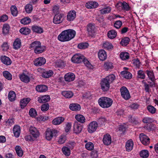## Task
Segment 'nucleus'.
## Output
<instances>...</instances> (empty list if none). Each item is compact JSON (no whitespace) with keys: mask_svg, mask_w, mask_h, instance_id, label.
I'll return each mask as SVG.
<instances>
[{"mask_svg":"<svg viewBox=\"0 0 158 158\" xmlns=\"http://www.w3.org/2000/svg\"><path fill=\"white\" fill-rule=\"evenodd\" d=\"M3 76L7 79L9 80H10L12 79L11 74L7 71H4L3 72Z\"/></svg>","mask_w":158,"mask_h":158,"instance_id":"ea45409f","label":"nucleus"},{"mask_svg":"<svg viewBox=\"0 0 158 158\" xmlns=\"http://www.w3.org/2000/svg\"><path fill=\"white\" fill-rule=\"evenodd\" d=\"M121 74L123 75L124 77L127 79L131 78V74L128 72L123 71L121 72Z\"/></svg>","mask_w":158,"mask_h":158,"instance_id":"3c124183","label":"nucleus"},{"mask_svg":"<svg viewBox=\"0 0 158 158\" xmlns=\"http://www.w3.org/2000/svg\"><path fill=\"white\" fill-rule=\"evenodd\" d=\"M25 9L26 12L28 13H30L33 9L32 6L31 5L28 4L25 6Z\"/></svg>","mask_w":158,"mask_h":158,"instance_id":"13d9d810","label":"nucleus"},{"mask_svg":"<svg viewBox=\"0 0 158 158\" xmlns=\"http://www.w3.org/2000/svg\"><path fill=\"white\" fill-rule=\"evenodd\" d=\"M66 140V136L64 135H61L59 137L58 142L59 144H62L65 142Z\"/></svg>","mask_w":158,"mask_h":158,"instance_id":"052dcab7","label":"nucleus"},{"mask_svg":"<svg viewBox=\"0 0 158 158\" xmlns=\"http://www.w3.org/2000/svg\"><path fill=\"white\" fill-rule=\"evenodd\" d=\"M121 4L123 10L127 11L129 10V6L126 2H123L121 3Z\"/></svg>","mask_w":158,"mask_h":158,"instance_id":"864d4df0","label":"nucleus"},{"mask_svg":"<svg viewBox=\"0 0 158 158\" xmlns=\"http://www.w3.org/2000/svg\"><path fill=\"white\" fill-rule=\"evenodd\" d=\"M64 117H61L55 118L52 121V123L55 125L59 124L62 123L64 120Z\"/></svg>","mask_w":158,"mask_h":158,"instance_id":"bb28decb","label":"nucleus"},{"mask_svg":"<svg viewBox=\"0 0 158 158\" xmlns=\"http://www.w3.org/2000/svg\"><path fill=\"white\" fill-rule=\"evenodd\" d=\"M67 20H74L76 17V12L74 10L70 11L68 13L67 16Z\"/></svg>","mask_w":158,"mask_h":158,"instance_id":"4be33fe9","label":"nucleus"},{"mask_svg":"<svg viewBox=\"0 0 158 158\" xmlns=\"http://www.w3.org/2000/svg\"><path fill=\"white\" fill-rule=\"evenodd\" d=\"M30 98H23L20 101V106L22 108H24L30 101Z\"/></svg>","mask_w":158,"mask_h":158,"instance_id":"aec40b11","label":"nucleus"},{"mask_svg":"<svg viewBox=\"0 0 158 158\" xmlns=\"http://www.w3.org/2000/svg\"><path fill=\"white\" fill-rule=\"evenodd\" d=\"M57 131L55 130L48 129L46 131V138L48 140H50L53 136L56 135Z\"/></svg>","mask_w":158,"mask_h":158,"instance_id":"423d86ee","label":"nucleus"},{"mask_svg":"<svg viewBox=\"0 0 158 158\" xmlns=\"http://www.w3.org/2000/svg\"><path fill=\"white\" fill-rule=\"evenodd\" d=\"M98 127L97 123L96 121H93L91 122L88 126V131L89 133H92L96 130Z\"/></svg>","mask_w":158,"mask_h":158,"instance_id":"1a4fd4ad","label":"nucleus"},{"mask_svg":"<svg viewBox=\"0 0 158 158\" xmlns=\"http://www.w3.org/2000/svg\"><path fill=\"white\" fill-rule=\"evenodd\" d=\"M103 143L106 145L110 144L111 142V137L110 135L108 134H106L104 135L103 140Z\"/></svg>","mask_w":158,"mask_h":158,"instance_id":"2eb2a0df","label":"nucleus"},{"mask_svg":"<svg viewBox=\"0 0 158 158\" xmlns=\"http://www.w3.org/2000/svg\"><path fill=\"white\" fill-rule=\"evenodd\" d=\"M139 138L141 143L143 145H147L149 144L150 142V139L143 133L140 134L139 135Z\"/></svg>","mask_w":158,"mask_h":158,"instance_id":"6e6552de","label":"nucleus"},{"mask_svg":"<svg viewBox=\"0 0 158 158\" xmlns=\"http://www.w3.org/2000/svg\"><path fill=\"white\" fill-rule=\"evenodd\" d=\"M153 120L152 118L148 117H145L142 120V121L144 123L148 124V125L151 123L153 122Z\"/></svg>","mask_w":158,"mask_h":158,"instance_id":"a19ab883","label":"nucleus"},{"mask_svg":"<svg viewBox=\"0 0 158 158\" xmlns=\"http://www.w3.org/2000/svg\"><path fill=\"white\" fill-rule=\"evenodd\" d=\"M75 118L78 122L81 123H84L85 121V117L83 115L80 114L76 115Z\"/></svg>","mask_w":158,"mask_h":158,"instance_id":"c756f323","label":"nucleus"},{"mask_svg":"<svg viewBox=\"0 0 158 158\" xmlns=\"http://www.w3.org/2000/svg\"><path fill=\"white\" fill-rule=\"evenodd\" d=\"M62 94L66 98H70L73 95V93L71 91H64L62 92Z\"/></svg>","mask_w":158,"mask_h":158,"instance_id":"cd10ccee","label":"nucleus"},{"mask_svg":"<svg viewBox=\"0 0 158 158\" xmlns=\"http://www.w3.org/2000/svg\"><path fill=\"white\" fill-rule=\"evenodd\" d=\"M138 77L141 79H144L145 77V73L142 70H139L138 72Z\"/></svg>","mask_w":158,"mask_h":158,"instance_id":"603ef678","label":"nucleus"},{"mask_svg":"<svg viewBox=\"0 0 158 158\" xmlns=\"http://www.w3.org/2000/svg\"><path fill=\"white\" fill-rule=\"evenodd\" d=\"M99 105L102 107L104 108H107L111 106L113 101L111 98L105 97L99 98L98 100Z\"/></svg>","mask_w":158,"mask_h":158,"instance_id":"20e7f679","label":"nucleus"},{"mask_svg":"<svg viewBox=\"0 0 158 158\" xmlns=\"http://www.w3.org/2000/svg\"><path fill=\"white\" fill-rule=\"evenodd\" d=\"M76 32L74 30L69 29L62 31L58 36V39L61 42L69 41L75 36Z\"/></svg>","mask_w":158,"mask_h":158,"instance_id":"f257e3e1","label":"nucleus"},{"mask_svg":"<svg viewBox=\"0 0 158 158\" xmlns=\"http://www.w3.org/2000/svg\"><path fill=\"white\" fill-rule=\"evenodd\" d=\"M32 30L34 32L38 34H41L44 32V30L42 28L36 25L32 26Z\"/></svg>","mask_w":158,"mask_h":158,"instance_id":"6ab92c4d","label":"nucleus"},{"mask_svg":"<svg viewBox=\"0 0 158 158\" xmlns=\"http://www.w3.org/2000/svg\"><path fill=\"white\" fill-rule=\"evenodd\" d=\"M104 66L105 69L106 70L111 69L113 67L112 63L109 61H107L105 62Z\"/></svg>","mask_w":158,"mask_h":158,"instance_id":"79ce46f5","label":"nucleus"},{"mask_svg":"<svg viewBox=\"0 0 158 158\" xmlns=\"http://www.w3.org/2000/svg\"><path fill=\"white\" fill-rule=\"evenodd\" d=\"M121 96L125 100H128L130 97L129 92L127 88L125 86H123L120 89Z\"/></svg>","mask_w":158,"mask_h":158,"instance_id":"39448f33","label":"nucleus"},{"mask_svg":"<svg viewBox=\"0 0 158 158\" xmlns=\"http://www.w3.org/2000/svg\"><path fill=\"white\" fill-rule=\"evenodd\" d=\"M133 63L136 67L139 68L140 65V62L138 59H135L133 60Z\"/></svg>","mask_w":158,"mask_h":158,"instance_id":"338daca9","label":"nucleus"},{"mask_svg":"<svg viewBox=\"0 0 158 158\" xmlns=\"http://www.w3.org/2000/svg\"><path fill=\"white\" fill-rule=\"evenodd\" d=\"M19 78L22 81L28 83L30 81V77L27 75L23 73L19 76Z\"/></svg>","mask_w":158,"mask_h":158,"instance_id":"a878e982","label":"nucleus"},{"mask_svg":"<svg viewBox=\"0 0 158 158\" xmlns=\"http://www.w3.org/2000/svg\"><path fill=\"white\" fill-rule=\"evenodd\" d=\"M103 47L104 48L108 50L112 49L113 48V46L112 44L108 42H106L103 43Z\"/></svg>","mask_w":158,"mask_h":158,"instance_id":"a18cd8bd","label":"nucleus"},{"mask_svg":"<svg viewBox=\"0 0 158 158\" xmlns=\"http://www.w3.org/2000/svg\"><path fill=\"white\" fill-rule=\"evenodd\" d=\"M19 31L22 34L27 35L30 33L31 30L29 28L23 27Z\"/></svg>","mask_w":158,"mask_h":158,"instance_id":"c9c22d12","label":"nucleus"},{"mask_svg":"<svg viewBox=\"0 0 158 158\" xmlns=\"http://www.w3.org/2000/svg\"><path fill=\"white\" fill-rule=\"evenodd\" d=\"M10 10L11 14L13 16H16L18 12L17 8L16 6H12L10 8Z\"/></svg>","mask_w":158,"mask_h":158,"instance_id":"de8ad7c7","label":"nucleus"},{"mask_svg":"<svg viewBox=\"0 0 158 158\" xmlns=\"http://www.w3.org/2000/svg\"><path fill=\"white\" fill-rule=\"evenodd\" d=\"M30 115L32 117H36L37 115V112L36 110L34 108H31L29 111Z\"/></svg>","mask_w":158,"mask_h":158,"instance_id":"4d7b16f0","label":"nucleus"},{"mask_svg":"<svg viewBox=\"0 0 158 158\" xmlns=\"http://www.w3.org/2000/svg\"><path fill=\"white\" fill-rule=\"evenodd\" d=\"M83 126L77 122H75L73 125L74 132L76 134H78L81 132Z\"/></svg>","mask_w":158,"mask_h":158,"instance_id":"9d476101","label":"nucleus"},{"mask_svg":"<svg viewBox=\"0 0 158 158\" xmlns=\"http://www.w3.org/2000/svg\"><path fill=\"white\" fill-rule=\"evenodd\" d=\"M87 31L88 34L90 36L94 35L96 32V28L95 25L94 23H88L87 26Z\"/></svg>","mask_w":158,"mask_h":158,"instance_id":"0eeeda50","label":"nucleus"},{"mask_svg":"<svg viewBox=\"0 0 158 158\" xmlns=\"http://www.w3.org/2000/svg\"><path fill=\"white\" fill-rule=\"evenodd\" d=\"M2 62L6 65H9L11 63V61L10 58L6 56H2L1 58Z\"/></svg>","mask_w":158,"mask_h":158,"instance_id":"393cba45","label":"nucleus"},{"mask_svg":"<svg viewBox=\"0 0 158 158\" xmlns=\"http://www.w3.org/2000/svg\"><path fill=\"white\" fill-rule=\"evenodd\" d=\"M88 44L86 43H81L78 45V47L79 49H85L87 48Z\"/></svg>","mask_w":158,"mask_h":158,"instance_id":"0e129e2a","label":"nucleus"},{"mask_svg":"<svg viewBox=\"0 0 158 158\" xmlns=\"http://www.w3.org/2000/svg\"><path fill=\"white\" fill-rule=\"evenodd\" d=\"M120 57L122 60H126L129 59V54L127 52H122L120 54Z\"/></svg>","mask_w":158,"mask_h":158,"instance_id":"58836bf2","label":"nucleus"},{"mask_svg":"<svg viewBox=\"0 0 158 158\" xmlns=\"http://www.w3.org/2000/svg\"><path fill=\"white\" fill-rule=\"evenodd\" d=\"M98 56L99 59L101 60H105L107 58L106 52L103 49L100 50L98 52Z\"/></svg>","mask_w":158,"mask_h":158,"instance_id":"ddd939ff","label":"nucleus"},{"mask_svg":"<svg viewBox=\"0 0 158 158\" xmlns=\"http://www.w3.org/2000/svg\"><path fill=\"white\" fill-rule=\"evenodd\" d=\"M50 99L49 96L45 95L38 97V101L39 103H44L49 101Z\"/></svg>","mask_w":158,"mask_h":158,"instance_id":"f3484780","label":"nucleus"},{"mask_svg":"<svg viewBox=\"0 0 158 158\" xmlns=\"http://www.w3.org/2000/svg\"><path fill=\"white\" fill-rule=\"evenodd\" d=\"M29 131L31 134L34 138H36L39 136V133L35 127L31 126L30 127Z\"/></svg>","mask_w":158,"mask_h":158,"instance_id":"f8f14e48","label":"nucleus"},{"mask_svg":"<svg viewBox=\"0 0 158 158\" xmlns=\"http://www.w3.org/2000/svg\"><path fill=\"white\" fill-rule=\"evenodd\" d=\"M133 147V143L131 139L128 140L126 143L125 147L127 151L129 152L131 151Z\"/></svg>","mask_w":158,"mask_h":158,"instance_id":"412c9836","label":"nucleus"},{"mask_svg":"<svg viewBox=\"0 0 158 158\" xmlns=\"http://www.w3.org/2000/svg\"><path fill=\"white\" fill-rule=\"evenodd\" d=\"M147 109L149 112L152 114L155 113L156 111V108L151 105L148 106H147Z\"/></svg>","mask_w":158,"mask_h":158,"instance_id":"6e6d98bb","label":"nucleus"},{"mask_svg":"<svg viewBox=\"0 0 158 158\" xmlns=\"http://www.w3.org/2000/svg\"><path fill=\"white\" fill-rule=\"evenodd\" d=\"M45 49V47L42 46L41 44L37 48L35 49L34 52L37 54L41 53L44 51Z\"/></svg>","mask_w":158,"mask_h":158,"instance_id":"f704fd0d","label":"nucleus"},{"mask_svg":"<svg viewBox=\"0 0 158 158\" xmlns=\"http://www.w3.org/2000/svg\"><path fill=\"white\" fill-rule=\"evenodd\" d=\"M62 151L63 154L66 156H69L70 154V148L66 147H63Z\"/></svg>","mask_w":158,"mask_h":158,"instance_id":"e433bc0d","label":"nucleus"},{"mask_svg":"<svg viewBox=\"0 0 158 158\" xmlns=\"http://www.w3.org/2000/svg\"><path fill=\"white\" fill-rule=\"evenodd\" d=\"M129 41L130 39L128 37H124L122 40L120 44L123 46H125L128 44Z\"/></svg>","mask_w":158,"mask_h":158,"instance_id":"4c0bfd02","label":"nucleus"},{"mask_svg":"<svg viewBox=\"0 0 158 158\" xmlns=\"http://www.w3.org/2000/svg\"><path fill=\"white\" fill-rule=\"evenodd\" d=\"M53 74V72L51 70H49L44 72L42 76L44 78H48L51 77Z\"/></svg>","mask_w":158,"mask_h":158,"instance_id":"473e14b6","label":"nucleus"},{"mask_svg":"<svg viewBox=\"0 0 158 158\" xmlns=\"http://www.w3.org/2000/svg\"><path fill=\"white\" fill-rule=\"evenodd\" d=\"M72 61L76 63H79L83 62L85 65L89 68H93L92 65L90 64L89 61L85 59L84 56L80 54H77L74 55L71 59Z\"/></svg>","mask_w":158,"mask_h":158,"instance_id":"7ed1b4c3","label":"nucleus"},{"mask_svg":"<svg viewBox=\"0 0 158 158\" xmlns=\"http://www.w3.org/2000/svg\"><path fill=\"white\" fill-rule=\"evenodd\" d=\"M85 148L89 150H92L94 148V144L91 142H89L85 145Z\"/></svg>","mask_w":158,"mask_h":158,"instance_id":"5fc2aeb1","label":"nucleus"},{"mask_svg":"<svg viewBox=\"0 0 158 158\" xmlns=\"http://www.w3.org/2000/svg\"><path fill=\"white\" fill-rule=\"evenodd\" d=\"M46 62V59L44 58L40 57L35 60L34 61V64L36 66H39L44 64Z\"/></svg>","mask_w":158,"mask_h":158,"instance_id":"9b49d317","label":"nucleus"},{"mask_svg":"<svg viewBox=\"0 0 158 158\" xmlns=\"http://www.w3.org/2000/svg\"><path fill=\"white\" fill-rule=\"evenodd\" d=\"M14 124V121L13 118L9 119L6 122V125L8 126H11Z\"/></svg>","mask_w":158,"mask_h":158,"instance_id":"e2e57ef3","label":"nucleus"},{"mask_svg":"<svg viewBox=\"0 0 158 158\" xmlns=\"http://www.w3.org/2000/svg\"><path fill=\"white\" fill-rule=\"evenodd\" d=\"M21 45L20 40L18 38L16 39L13 44L14 48L15 49H18L20 47Z\"/></svg>","mask_w":158,"mask_h":158,"instance_id":"7c9ffc66","label":"nucleus"},{"mask_svg":"<svg viewBox=\"0 0 158 158\" xmlns=\"http://www.w3.org/2000/svg\"><path fill=\"white\" fill-rule=\"evenodd\" d=\"M15 151L17 155L19 157L22 156L23 152L21 148L19 146H16L15 147Z\"/></svg>","mask_w":158,"mask_h":158,"instance_id":"c03bdc74","label":"nucleus"},{"mask_svg":"<svg viewBox=\"0 0 158 158\" xmlns=\"http://www.w3.org/2000/svg\"><path fill=\"white\" fill-rule=\"evenodd\" d=\"M15 98L16 94L14 91H11L9 92L8 95V98L10 101H14L15 99Z\"/></svg>","mask_w":158,"mask_h":158,"instance_id":"72a5a7b5","label":"nucleus"},{"mask_svg":"<svg viewBox=\"0 0 158 158\" xmlns=\"http://www.w3.org/2000/svg\"><path fill=\"white\" fill-rule=\"evenodd\" d=\"M41 44L40 41H35L31 44L30 48H32L34 50V51L35 49L37 48Z\"/></svg>","mask_w":158,"mask_h":158,"instance_id":"2f4dec72","label":"nucleus"},{"mask_svg":"<svg viewBox=\"0 0 158 158\" xmlns=\"http://www.w3.org/2000/svg\"><path fill=\"white\" fill-rule=\"evenodd\" d=\"M111 7L108 6L99 10V11L100 13L104 14L109 13L111 11Z\"/></svg>","mask_w":158,"mask_h":158,"instance_id":"37998d69","label":"nucleus"},{"mask_svg":"<svg viewBox=\"0 0 158 158\" xmlns=\"http://www.w3.org/2000/svg\"><path fill=\"white\" fill-rule=\"evenodd\" d=\"M122 25V23L120 20H117L114 24V27L117 29L120 27Z\"/></svg>","mask_w":158,"mask_h":158,"instance_id":"69168bd1","label":"nucleus"},{"mask_svg":"<svg viewBox=\"0 0 158 158\" xmlns=\"http://www.w3.org/2000/svg\"><path fill=\"white\" fill-rule=\"evenodd\" d=\"M107 36L110 39H113L116 37L117 32L114 30H111L108 32Z\"/></svg>","mask_w":158,"mask_h":158,"instance_id":"c85d7f7f","label":"nucleus"},{"mask_svg":"<svg viewBox=\"0 0 158 158\" xmlns=\"http://www.w3.org/2000/svg\"><path fill=\"white\" fill-rule=\"evenodd\" d=\"M146 73H147L148 77L151 81H154V76L152 72L150 71L146 70Z\"/></svg>","mask_w":158,"mask_h":158,"instance_id":"8fccbe9b","label":"nucleus"},{"mask_svg":"<svg viewBox=\"0 0 158 158\" xmlns=\"http://www.w3.org/2000/svg\"><path fill=\"white\" fill-rule=\"evenodd\" d=\"M10 27L8 24H4L3 25L2 28L3 33L4 34H8L9 31Z\"/></svg>","mask_w":158,"mask_h":158,"instance_id":"09e8293b","label":"nucleus"},{"mask_svg":"<svg viewBox=\"0 0 158 158\" xmlns=\"http://www.w3.org/2000/svg\"><path fill=\"white\" fill-rule=\"evenodd\" d=\"M13 131L14 135L16 137L19 136L20 133V128L19 126L15 125L13 129Z\"/></svg>","mask_w":158,"mask_h":158,"instance_id":"b1692460","label":"nucleus"},{"mask_svg":"<svg viewBox=\"0 0 158 158\" xmlns=\"http://www.w3.org/2000/svg\"><path fill=\"white\" fill-rule=\"evenodd\" d=\"M70 109L72 110L77 111L81 109V106L78 104L72 103L69 106Z\"/></svg>","mask_w":158,"mask_h":158,"instance_id":"5701e85b","label":"nucleus"},{"mask_svg":"<svg viewBox=\"0 0 158 158\" xmlns=\"http://www.w3.org/2000/svg\"><path fill=\"white\" fill-rule=\"evenodd\" d=\"M49 105L48 103H46L43 104L41 106V110L43 111H47L48 110Z\"/></svg>","mask_w":158,"mask_h":158,"instance_id":"680f3d73","label":"nucleus"},{"mask_svg":"<svg viewBox=\"0 0 158 158\" xmlns=\"http://www.w3.org/2000/svg\"><path fill=\"white\" fill-rule=\"evenodd\" d=\"M115 78L114 75L111 74L102 79L100 82L102 89L104 91H108L110 87V84L113 82Z\"/></svg>","mask_w":158,"mask_h":158,"instance_id":"f03ea898","label":"nucleus"},{"mask_svg":"<svg viewBox=\"0 0 158 158\" xmlns=\"http://www.w3.org/2000/svg\"><path fill=\"white\" fill-rule=\"evenodd\" d=\"M85 6L87 8L91 9L96 8L98 4L96 2L89 1L87 2Z\"/></svg>","mask_w":158,"mask_h":158,"instance_id":"4468645a","label":"nucleus"},{"mask_svg":"<svg viewBox=\"0 0 158 158\" xmlns=\"http://www.w3.org/2000/svg\"><path fill=\"white\" fill-rule=\"evenodd\" d=\"M36 90L40 92H44L46 91L48 89V87L44 85H37L36 87Z\"/></svg>","mask_w":158,"mask_h":158,"instance_id":"dca6fc26","label":"nucleus"},{"mask_svg":"<svg viewBox=\"0 0 158 158\" xmlns=\"http://www.w3.org/2000/svg\"><path fill=\"white\" fill-rule=\"evenodd\" d=\"M75 78V75L72 73H69L66 74L64 76V79L65 81H73Z\"/></svg>","mask_w":158,"mask_h":158,"instance_id":"a211bd4d","label":"nucleus"},{"mask_svg":"<svg viewBox=\"0 0 158 158\" xmlns=\"http://www.w3.org/2000/svg\"><path fill=\"white\" fill-rule=\"evenodd\" d=\"M140 156L143 158H147L149 156L148 152L147 150H143L140 152Z\"/></svg>","mask_w":158,"mask_h":158,"instance_id":"49530a36","label":"nucleus"},{"mask_svg":"<svg viewBox=\"0 0 158 158\" xmlns=\"http://www.w3.org/2000/svg\"><path fill=\"white\" fill-rule=\"evenodd\" d=\"M64 15L62 14H56L54 17L53 20H60L64 19Z\"/></svg>","mask_w":158,"mask_h":158,"instance_id":"bf43d9fd","label":"nucleus"},{"mask_svg":"<svg viewBox=\"0 0 158 158\" xmlns=\"http://www.w3.org/2000/svg\"><path fill=\"white\" fill-rule=\"evenodd\" d=\"M83 97L84 98L89 99H90L92 98L91 94L89 92L84 94L83 95Z\"/></svg>","mask_w":158,"mask_h":158,"instance_id":"774afa93","label":"nucleus"}]
</instances>
